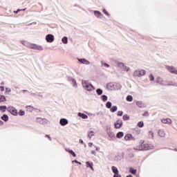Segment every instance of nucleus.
Here are the masks:
<instances>
[{
  "label": "nucleus",
  "instance_id": "nucleus-1",
  "mask_svg": "<svg viewBox=\"0 0 177 177\" xmlns=\"http://www.w3.org/2000/svg\"><path fill=\"white\" fill-rule=\"evenodd\" d=\"M82 85L86 91L88 92H92L93 91H95V86L92 85L88 80H82Z\"/></svg>",
  "mask_w": 177,
  "mask_h": 177
},
{
  "label": "nucleus",
  "instance_id": "nucleus-2",
  "mask_svg": "<svg viewBox=\"0 0 177 177\" xmlns=\"http://www.w3.org/2000/svg\"><path fill=\"white\" fill-rule=\"evenodd\" d=\"M154 149V146L151 144H143L142 143L138 147V150L140 151H146L147 150H153Z\"/></svg>",
  "mask_w": 177,
  "mask_h": 177
},
{
  "label": "nucleus",
  "instance_id": "nucleus-3",
  "mask_svg": "<svg viewBox=\"0 0 177 177\" xmlns=\"http://www.w3.org/2000/svg\"><path fill=\"white\" fill-rule=\"evenodd\" d=\"M106 88L109 91H115V89H121V86L118 83H109L106 84Z\"/></svg>",
  "mask_w": 177,
  "mask_h": 177
},
{
  "label": "nucleus",
  "instance_id": "nucleus-4",
  "mask_svg": "<svg viewBox=\"0 0 177 177\" xmlns=\"http://www.w3.org/2000/svg\"><path fill=\"white\" fill-rule=\"evenodd\" d=\"M165 68L171 74H176L177 75V70L174 66H166Z\"/></svg>",
  "mask_w": 177,
  "mask_h": 177
},
{
  "label": "nucleus",
  "instance_id": "nucleus-5",
  "mask_svg": "<svg viewBox=\"0 0 177 177\" xmlns=\"http://www.w3.org/2000/svg\"><path fill=\"white\" fill-rule=\"evenodd\" d=\"M30 49H34L35 50H44V47L36 44H32Z\"/></svg>",
  "mask_w": 177,
  "mask_h": 177
},
{
  "label": "nucleus",
  "instance_id": "nucleus-6",
  "mask_svg": "<svg viewBox=\"0 0 177 177\" xmlns=\"http://www.w3.org/2000/svg\"><path fill=\"white\" fill-rule=\"evenodd\" d=\"M36 121L39 122V124H41V125H47L48 124V120L46 118H37Z\"/></svg>",
  "mask_w": 177,
  "mask_h": 177
},
{
  "label": "nucleus",
  "instance_id": "nucleus-7",
  "mask_svg": "<svg viewBox=\"0 0 177 177\" xmlns=\"http://www.w3.org/2000/svg\"><path fill=\"white\" fill-rule=\"evenodd\" d=\"M46 42H48L49 44H51V42H53L55 41V36L52 34H48L46 36Z\"/></svg>",
  "mask_w": 177,
  "mask_h": 177
},
{
  "label": "nucleus",
  "instance_id": "nucleus-8",
  "mask_svg": "<svg viewBox=\"0 0 177 177\" xmlns=\"http://www.w3.org/2000/svg\"><path fill=\"white\" fill-rule=\"evenodd\" d=\"M166 82L167 81L162 80L161 77L156 78V83L159 84V85H162V86H167Z\"/></svg>",
  "mask_w": 177,
  "mask_h": 177
},
{
  "label": "nucleus",
  "instance_id": "nucleus-9",
  "mask_svg": "<svg viewBox=\"0 0 177 177\" xmlns=\"http://www.w3.org/2000/svg\"><path fill=\"white\" fill-rule=\"evenodd\" d=\"M78 62L81 63L82 64H85L86 66H88V64H91V62L88 61L85 58H77Z\"/></svg>",
  "mask_w": 177,
  "mask_h": 177
},
{
  "label": "nucleus",
  "instance_id": "nucleus-10",
  "mask_svg": "<svg viewBox=\"0 0 177 177\" xmlns=\"http://www.w3.org/2000/svg\"><path fill=\"white\" fill-rule=\"evenodd\" d=\"M114 127H115V129H120V128H121L122 127V120H118L114 123Z\"/></svg>",
  "mask_w": 177,
  "mask_h": 177
},
{
  "label": "nucleus",
  "instance_id": "nucleus-11",
  "mask_svg": "<svg viewBox=\"0 0 177 177\" xmlns=\"http://www.w3.org/2000/svg\"><path fill=\"white\" fill-rule=\"evenodd\" d=\"M59 124L62 127H66L68 124V120L66 118H61L59 120Z\"/></svg>",
  "mask_w": 177,
  "mask_h": 177
},
{
  "label": "nucleus",
  "instance_id": "nucleus-12",
  "mask_svg": "<svg viewBox=\"0 0 177 177\" xmlns=\"http://www.w3.org/2000/svg\"><path fill=\"white\" fill-rule=\"evenodd\" d=\"M108 136H109V138H111V139H109V140H115L116 139V137H115V133H114L113 131H109L108 133H107Z\"/></svg>",
  "mask_w": 177,
  "mask_h": 177
},
{
  "label": "nucleus",
  "instance_id": "nucleus-13",
  "mask_svg": "<svg viewBox=\"0 0 177 177\" xmlns=\"http://www.w3.org/2000/svg\"><path fill=\"white\" fill-rule=\"evenodd\" d=\"M124 140H135V138H133V136H132V134L131 133H127L125 136H124Z\"/></svg>",
  "mask_w": 177,
  "mask_h": 177
},
{
  "label": "nucleus",
  "instance_id": "nucleus-14",
  "mask_svg": "<svg viewBox=\"0 0 177 177\" xmlns=\"http://www.w3.org/2000/svg\"><path fill=\"white\" fill-rule=\"evenodd\" d=\"M68 81H69V82H73L74 88H77V86H78V84H77V81L75 80V79L73 77H68Z\"/></svg>",
  "mask_w": 177,
  "mask_h": 177
},
{
  "label": "nucleus",
  "instance_id": "nucleus-15",
  "mask_svg": "<svg viewBox=\"0 0 177 177\" xmlns=\"http://www.w3.org/2000/svg\"><path fill=\"white\" fill-rule=\"evenodd\" d=\"M21 44H22V45L24 46H26V48H29V49L31 48L32 43H30L27 41H21Z\"/></svg>",
  "mask_w": 177,
  "mask_h": 177
},
{
  "label": "nucleus",
  "instance_id": "nucleus-16",
  "mask_svg": "<svg viewBox=\"0 0 177 177\" xmlns=\"http://www.w3.org/2000/svg\"><path fill=\"white\" fill-rule=\"evenodd\" d=\"M161 122H162V124H172V120L169 118H163L161 120Z\"/></svg>",
  "mask_w": 177,
  "mask_h": 177
},
{
  "label": "nucleus",
  "instance_id": "nucleus-17",
  "mask_svg": "<svg viewBox=\"0 0 177 177\" xmlns=\"http://www.w3.org/2000/svg\"><path fill=\"white\" fill-rule=\"evenodd\" d=\"M158 133L160 138H165V131L163 129H160Z\"/></svg>",
  "mask_w": 177,
  "mask_h": 177
},
{
  "label": "nucleus",
  "instance_id": "nucleus-18",
  "mask_svg": "<svg viewBox=\"0 0 177 177\" xmlns=\"http://www.w3.org/2000/svg\"><path fill=\"white\" fill-rule=\"evenodd\" d=\"M86 165L87 168H90L92 171H93V162L87 161V162H86Z\"/></svg>",
  "mask_w": 177,
  "mask_h": 177
},
{
  "label": "nucleus",
  "instance_id": "nucleus-19",
  "mask_svg": "<svg viewBox=\"0 0 177 177\" xmlns=\"http://www.w3.org/2000/svg\"><path fill=\"white\" fill-rule=\"evenodd\" d=\"M66 151H68V153H71L73 157H77V154H75V152L73 151L72 149H70L69 148H66Z\"/></svg>",
  "mask_w": 177,
  "mask_h": 177
},
{
  "label": "nucleus",
  "instance_id": "nucleus-20",
  "mask_svg": "<svg viewBox=\"0 0 177 177\" xmlns=\"http://www.w3.org/2000/svg\"><path fill=\"white\" fill-rule=\"evenodd\" d=\"M1 120H3V121H4L5 122H8V121H9V116H8V115L6 114H3L1 117Z\"/></svg>",
  "mask_w": 177,
  "mask_h": 177
},
{
  "label": "nucleus",
  "instance_id": "nucleus-21",
  "mask_svg": "<svg viewBox=\"0 0 177 177\" xmlns=\"http://www.w3.org/2000/svg\"><path fill=\"white\" fill-rule=\"evenodd\" d=\"M95 92L98 96H102V95H103V90L102 88H97Z\"/></svg>",
  "mask_w": 177,
  "mask_h": 177
},
{
  "label": "nucleus",
  "instance_id": "nucleus-22",
  "mask_svg": "<svg viewBox=\"0 0 177 177\" xmlns=\"http://www.w3.org/2000/svg\"><path fill=\"white\" fill-rule=\"evenodd\" d=\"M10 112L11 114H12V115H17V109L13 107L10 110Z\"/></svg>",
  "mask_w": 177,
  "mask_h": 177
},
{
  "label": "nucleus",
  "instance_id": "nucleus-23",
  "mask_svg": "<svg viewBox=\"0 0 177 177\" xmlns=\"http://www.w3.org/2000/svg\"><path fill=\"white\" fill-rule=\"evenodd\" d=\"M123 136H124V132H122V131H119L116 134V138L118 139H121V138H123Z\"/></svg>",
  "mask_w": 177,
  "mask_h": 177
},
{
  "label": "nucleus",
  "instance_id": "nucleus-24",
  "mask_svg": "<svg viewBox=\"0 0 177 177\" xmlns=\"http://www.w3.org/2000/svg\"><path fill=\"white\" fill-rule=\"evenodd\" d=\"M78 116L81 117V118H83V120H86V118H88V115L86 114L82 113H79Z\"/></svg>",
  "mask_w": 177,
  "mask_h": 177
},
{
  "label": "nucleus",
  "instance_id": "nucleus-25",
  "mask_svg": "<svg viewBox=\"0 0 177 177\" xmlns=\"http://www.w3.org/2000/svg\"><path fill=\"white\" fill-rule=\"evenodd\" d=\"M112 172L115 174H119L118 169L115 166H112L111 167Z\"/></svg>",
  "mask_w": 177,
  "mask_h": 177
},
{
  "label": "nucleus",
  "instance_id": "nucleus-26",
  "mask_svg": "<svg viewBox=\"0 0 177 177\" xmlns=\"http://www.w3.org/2000/svg\"><path fill=\"white\" fill-rule=\"evenodd\" d=\"M26 109H27V111H29V113H32V111L35 110V108L29 105L26 106Z\"/></svg>",
  "mask_w": 177,
  "mask_h": 177
},
{
  "label": "nucleus",
  "instance_id": "nucleus-27",
  "mask_svg": "<svg viewBox=\"0 0 177 177\" xmlns=\"http://www.w3.org/2000/svg\"><path fill=\"white\" fill-rule=\"evenodd\" d=\"M62 42H63L65 45H66V44H68V38L67 37L64 36L62 39Z\"/></svg>",
  "mask_w": 177,
  "mask_h": 177
},
{
  "label": "nucleus",
  "instance_id": "nucleus-28",
  "mask_svg": "<svg viewBox=\"0 0 177 177\" xmlns=\"http://www.w3.org/2000/svg\"><path fill=\"white\" fill-rule=\"evenodd\" d=\"M134 77H140V70H136L133 73Z\"/></svg>",
  "mask_w": 177,
  "mask_h": 177
},
{
  "label": "nucleus",
  "instance_id": "nucleus-29",
  "mask_svg": "<svg viewBox=\"0 0 177 177\" xmlns=\"http://www.w3.org/2000/svg\"><path fill=\"white\" fill-rule=\"evenodd\" d=\"M94 15L96 17H100V16H102V12H100L99 10H95Z\"/></svg>",
  "mask_w": 177,
  "mask_h": 177
},
{
  "label": "nucleus",
  "instance_id": "nucleus-30",
  "mask_svg": "<svg viewBox=\"0 0 177 177\" xmlns=\"http://www.w3.org/2000/svg\"><path fill=\"white\" fill-rule=\"evenodd\" d=\"M3 102H6V97H5V95H0V103H3Z\"/></svg>",
  "mask_w": 177,
  "mask_h": 177
},
{
  "label": "nucleus",
  "instance_id": "nucleus-31",
  "mask_svg": "<svg viewBox=\"0 0 177 177\" xmlns=\"http://www.w3.org/2000/svg\"><path fill=\"white\" fill-rule=\"evenodd\" d=\"M137 127H138V128H143V127H145V123L143 121H140L138 122Z\"/></svg>",
  "mask_w": 177,
  "mask_h": 177
},
{
  "label": "nucleus",
  "instance_id": "nucleus-32",
  "mask_svg": "<svg viewBox=\"0 0 177 177\" xmlns=\"http://www.w3.org/2000/svg\"><path fill=\"white\" fill-rule=\"evenodd\" d=\"M117 110H118V107L117 106H113L111 108V113H115V111H117Z\"/></svg>",
  "mask_w": 177,
  "mask_h": 177
},
{
  "label": "nucleus",
  "instance_id": "nucleus-33",
  "mask_svg": "<svg viewBox=\"0 0 177 177\" xmlns=\"http://www.w3.org/2000/svg\"><path fill=\"white\" fill-rule=\"evenodd\" d=\"M126 100L127 102H132V100H133V97H132V95H127Z\"/></svg>",
  "mask_w": 177,
  "mask_h": 177
},
{
  "label": "nucleus",
  "instance_id": "nucleus-34",
  "mask_svg": "<svg viewBox=\"0 0 177 177\" xmlns=\"http://www.w3.org/2000/svg\"><path fill=\"white\" fill-rule=\"evenodd\" d=\"M113 106V104L111 103V102L108 101L106 104V109H111V106Z\"/></svg>",
  "mask_w": 177,
  "mask_h": 177
},
{
  "label": "nucleus",
  "instance_id": "nucleus-35",
  "mask_svg": "<svg viewBox=\"0 0 177 177\" xmlns=\"http://www.w3.org/2000/svg\"><path fill=\"white\" fill-rule=\"evenodd\" d=\"M88 136L89 138V139H92V136H95V132L93 131H91L88 133Z\"/></svg>",
  "mask_w": 177,
  "mask_h": 177
},
{
  "label": "nucleus",
  "instance_id": "nucleus-36",
  "mask_svg": "<svg viewBox=\"0 0 177 177\" xmlns=\"http://www.w3.org/2000/svg\"><path fill=\"white\" fill-rule=\"evenodd\" d=\"M136 105L138 106V107L142 109V107H143V102L142 101H138L136 102Z\"/></svg>",
  "mask_w": 177,
  "mask_h": 177
},
{
  "label": "nucleus",
  "instance_id": "nucleus-37",
  "mask_svg": "<svg viewBox=\"0 0 177 177\" xmlns=\"http://www.w3.org/2000/svg\"><path fill=\"white\" fill-rule=\"evenodd\" d=\"M107 95H103L101 96V100H102V102H107Z\"/></svg>",
  "mask_w": 177,
  "mask_h": 177
},
{
  "label": "nucleus",
  "instance_id": "nucleus-38",
  "mask_svg": "<svg viewBox=\"0 0 177 177\" xmlns=\"http://www.w3.org/2000/svg\"><path fill=\"white\" fill-rule=\"evenodd\" d=\"M6 109H8L6 106H0V110L3 113H5V111H6Z\"/></svg>",
  "mask_w": 177,
  "mask_h": 177
},
{
  "label": "nucleus",
  "instance_id": "nucleus-39",
  "mask_svg": "<svg viewBox=\"0 0 177 177\" xmlns=\"http://www.w3.org/2000/svg\"><path fill=\"white\" fill-rule=\"evenodd\" d=\"M140 77H143V75H146V71L144 69L140 70Z\"/></svg>",
  "mask_w": 177,
  "mask_h": 177
},
{
  "label": "nucleus",
  "instance_id": "nucleus-40",
  "mask_svg": "<svg viewBox=\"0 0 177 177\" xmlns=\"http://www.w3.org/2000/svg\"><path fill=\"white\" fill-rule=\"evenodd\" d=\"M95 115H97L98 118H102L103 116V111H100L97 112V113H95Z\"/></svg>",
  "mask_w": 177,
  "mask_h": 177
},
{
  "label": "nucleus",
  "instance_id": "nucleus-41",
  "mask_svg": "<svg viewBox=\"0 0 177 177\" xmlns=\"http://www.w3.org/2000/svg\"><path fill=\"white\" fill-rule=\"evenodd\" d=\"M148 135L149 138H151V139H154V133H153V131H149Z\"/></svg>",
  "mask_w": 177,
  "mask_h": 177
},
{
  "label": "nucleus",
  "instance_id": "nucleus-42",
  "mask_svg": "<svg viewBox=\"0 0 177 177\" xmlns=\"http://www.w3.org/2000/svg\"><path fill=\"white\" fill-rule=\"evenodd\" d=\"M131 174H132L133 175H136V169L131 167L129 169Z\"/></svg>",
  "mask_w": 177,
  "mask_h": 177
},
{
  "label": "nucleus",
  "instance_id": "nucleus-43",
  "mask_svg": "<svg viewBox=\"0 0 177 177\" xmlns=\"http://www.w3.org/2000/svg\"><path fill=\"white\" fill-rule=\"evenodd\" d=\"M123 120H124V121H128V120H129V115H123Z\"/></svg>",
  "mask_w": 177,
  "mask_h": 177
},
{
  "label": "nucleus",
  "instance_id": "nucleus-44",
  "mask_svg": "<svg viewBox=\"0 0 177 177\" xmlns=\"http://www.w3.org/2000/svg\"><path fill=\"white\" fill-rule=\"evenodd\" d=\"M19 115H24V114H26V112L24 111H23V110H20L19 111Z\"/></svg>",
  "mask_w": 177,
  "mask_h": 177
},
{
  "label": "nucleus",
  "instance_id": "nucleus-45",
  "mask_svg": "<svg viewBox=\"0 0 177 177\" xmlns=\"http://www.w3.org/2000/svg\"><path fill=\"white\" fill-rule=\"evenodd\" d=\"M122 114H124V112L122 111H119L117 115H118V117H122Z\"/></svg>",
  "mask_w": 177,
  "mask_h": 177
},
{
  "label": "nucleus",
  "instance_id": "nucleus-46",
  "mask_svg": "<svg viewBox=\"0 0 177 177\" xmlns=\"http://www.w3.org/2000/svg\"><path fill=\"white\" fill-rule=\"evenodd\" d=\"M124 66L125 65H124V63H122V62H119V63H118V67H120V68H124Z\"/></svg>",
  "mask_w": 177,
  "mask_h": 177
},
{
  "label": "nucleus",
  "instance_id": "nucleus-47",
  "mask_svg": "<svg viewBox=\"0 0 177 177\" xmlns=\"http://www.w3.org/2000/svg\"><path fill=\"white\" fill-rule=\"evenodd\" d=\"M72 163L73 164H79V165H82L81 162H78V160H73Z\"/></svg>",
  "mask_w": 177,
  "mask_h": 177
},
{
  "label": "nucleus",
  "instance_id": "nucleus-48",
  "mask_svg": "<svg viewBox=\"0 0 177 177\" xmlns=\"http://www.w3.org/2000/svg\"><path fill=\"white\" fill-rule=\"evenodd\" d=\"M109 132H113V131H111V127H106V133H109Z\"/></svg>",
  "mask_w": 177,
  "mask_h": 177
},
{
  "label": "nucleus",
  "instance_id": "nucleus-49",
  "mask_svg": "<svg viewBox=\"0 0 177 177\" xmlns=\"http://www.w3.org/2000/svg\"><path fill=\"white\" fill-rule=\"evenodd\" d=\"M102 12H103V13H104V15H106V16H110V14L109 13V12H107V11L106 10V9H104V10H102Z\"/></svg>",
  "mask_w": 177,
  "mask_h": 177
},
{
  "label": "nucleus",
  "instance_id": "nucleus-50",
  "mask_svg": "<svg viewBox=\"0 0 177 177\" xmlns=\"http://www.w3.org/2000/svg\"><path fill=\"white\" fill-rule=\"evenodd\" d=\"M149 79L150 81H154V75H153V74H150Z\"/></svg>",
  "mask_w": 177,
  "mask_h": 177
},
{
  "label": "nucleus",
  "instance_id": "nucleus-51",
  "mask_svg": "<svg viewBox=\"0 0 177 177\" xmlns=\"http://www.w3.org/2000/svg\"><path fill=\"white\" fill-rule=\"evenodd\" d=\"M123 70L124 71H129V67L124 66H123Z\"/></svg>",
  "mask_w": 177,
  "mask_h": 177
},
{
  "label": "nucleus",
  "instance_id": "nucleus-52",
  "mask_svg": "<svg viewBox=\"0 0 177 177\" xmlns=\"http://www.w3.org/2000/svg\"><path fill=\"white\" fill-rule=\"evenodd\" d=\"M12 92V90L9 88H6V93H9Z\"/></svg>",
  "mask_w": 177,
  "mask_h": 177
},
{
  "label": "nucleus",
  "instance_id": "nucleus-53",
  "mask_svg": "<svg viewBox=\"0 0 177 177\" xmlns=\"http://www.w3.org/2000/svg\"><path fill=\"white\" fill-rule=\"evenodd\" d=\"M102 66H104V67H107V68L110 67V65L107 63H102Z\"/></svg>",
  "mask_w": 177,
  "mask_h": 177
},
{
  "label": "nucleus",
  "instance_id": "nucleus-54",
  "mask_svg": "<svg viewBox=\"0 0 177 177\" xmlns=\"http://www.w3.org/2000/svg\"><path fill=\"white\" fill-rule=\"evenodd\" d=\"M113 177H122L120 174H119L118 173H116L113 175Z\"/></svg>",
  "mask_w": 177,
  "mask_h": 177
},
{
  "label": "nucleus",
  "instance_id": "nucleus-55",
  "mask_svg": "<svg viewBox=\"0 0 177 177\" xmlns=\"http://www.w3.org/2000/svg\"><path fill=\"white\" fill-rule=\"evenodd\" d=\"M0 89H1V92H3V91H5V86H1Z\"/></svg>",
  "mask_w": 177,
  "mask_h": 177
},
{
  "label": "nucleus",
  "instance_id": "nucleus-56",
  "mask_svg": "<svg viewBox=\"0 0 177 177\" xmlns=\"http://www.w3.org/2000/svg\"><path fill=\"white\" fill-rule=\"evenodd\" d=\"M93 146H94V149H95L96 151H99V150H100V147H96V146H95V145H93Z\"/></svg>",
  "mask_w": 177,
  "mask_h": 177
},
{
  "label": "nucleus",
  "instance_id": "nucleus-57",
  "mask_svg": "<svg viewBox=\"0 0 177 177\" xmlns=\"http://www.w3.org/2000/svg\"><path fill=\"white\" fill-rule=\"evenodd\" d=\"M46 138H48L49 140L52 141V138L49 135H46Z\"/></svg>",
  "mask_w": 177,
  "mask_h": 177
},
{
  "label": "nucleus",
  "instance_id": "nucleus-58",
  "mask_svg": "<svg viewBox=\"0 0 177 177\" xmlns=\"http://www.w3.org/2000/svg\"><path fill=\"white\" fill-rule=\"evenodd\" d=\"M143 115H144V116L149 115V112H148V111H145V112L143 113Z\"/></svg>",
  "mask_w": 177,
  "mask_h": 177
},
{
  "label": "nucleus",
  "instance_id": "nucleus-59",
  "mask_svg": "<svg viewBox=\"0 0 177 177\" xmlns=\"http://www.w3.org/2000/svg\"><path fill=\"white\" fill-rule=\"evenodd\" d=\"M21 10L17 9V10H15L14 13L17 14L18 12H21Z\"/></svg>",
  "mask_w": 177,
  "mask_h": 177
},
{
  "label": "nucleus",
  "instance_id": "nucleus-60",
  "mask_svg": "<svg viewBox=\"0 0 177 177\" xmlns=\"http://www.w3.org/2000/svg\"><path fill=\"white\" fill-rule=\"evenodd\" d=\"M92 146H93V143L89 142L88 143V147H92Z\"/></svg>",
  "mask_w": 177,
  "mask_h": 177
},
{
  "label": "nucleus",
  "instance_id": "nucleus-61",
  "mask_svg": "<svg viewBox=\"0 0 177 177\" xmlns=\"http://www.w3.org/2000/svg\"><path fill=\"white\" fill-rule=\"evenodd\" d=\"M79 142L82 145V144H84V140H82V139H80Z\"/></svg>",
  "mask_w": 177,
  "mask_h": 177
},
{
  "label": "nucleus",
  "instance_id": "nucleus-62",
  "mask_svg": "<svg viewBox=\"0 0 177 177\" xmlns=\"http://www.w3.org/2000/svg\"><path fill=\"white\" fill-rule=\"evenodd\" d=\"M3 125V122L2 120H0V127Z\"/></svg>",
  "mask_w": 177,
  "mask_h": 177
},
{
  "label": "nucleus",
  "instance_id": "nucleus-63",
  "mask_svg": "<svg viewBox=\"0 0 177 177\" xmlns=\"http://www.w3.org/2000/svg\"><path fill=\"white\" fill-rule=\"evenodd\" d=\"M173 86H176L177 88V83L172 84Z\"/></svg>",
  "mask_w": 177,
  "mask_h": 177
},
{
  "label": "nucleus",
  "instance_id": "nucleus-64",
  "mask_svg": "<svg viewBox=\"0 0 177 177\" xmlns=\"http://www.w3.org/2000/svg\"><path fill=\"white\" fill-rule=\"evenodd\" d=\"M126 177H133L132 175L129 174V175H127Z\"/></svg>",
  "mask_w": 177,
  "mask_h": 177
}]
</instances>
